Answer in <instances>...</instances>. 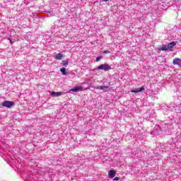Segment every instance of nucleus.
Masks as SVG:
<instances>
[{
	"label": "nucleus",
	"instance_id": "1",
	"mask_svg": "<svg viewBox=\"0 0 181 181\" xmlns=\"http://www.w3.org/2000/svg\"><path fill=\"white\" fill-rule=\"evenodd\" d=\"M96 70H103V71H108L111 70V66L107 63L103 64L96 67Z\"/></svg>",
	"mask_w": 181,
	"mask_h": 181
},
{
	"label": "nucleus",
	"instance_id": "2",
	"mask_svg": "<svg viewBox=\"0 0 181 181\" xmlns=\"http://www.w3.org/2000/svg\"><path fill=\"white\" fill-rule=\"evenodd\" d=\"M1 105L6 108H11L15 105V102L5 100L2 103Z\"/></svg>",
	"mask_w": 181,
	"mask_h": 181
},
{
	"label": "nucleus",
	"instance_id": "3",
	"mask_svg": "<svg viewBox=\"0 0 181 181\" xmlns=\"http://www.w3.org/2000/svg\"><path fill=\"white\" fill-rule=\"evenodd\" d=\"M142 91H145V88H144V86L132 90V93H134L135 94L142 93Z\"/></svg>",
	"mask_w": 181,
	"mask_h": 181
},
{
	"label": "nucleus",
	"instance_id": "4",
	"mask_svg": "<svg viewBox=\"0 0 181 181\" xmlns=\"http://www.w3.org/2000/svg\"><path fill=\"white\" fill-rule=\"evenodd\" d=\"M175 46H176V42L173 41L170 43L168 44V47L170 50V52H173V50L172 49H173V47H175Z\"/></svg>",
	"mask_w": 181,
	"mask_h": 181
},
{
	"label": "nucleus",
	"instance_id": "5",
	"mask_svg": "<svg viewBox=\"0 0 181 181\" xmlns=\"http://www.w3.org/2000/svg\"><path fill=\"white\" fill-rule=\"evenodd\" d=\"M70 91H72L73 93H78V91H83V88L82 86L75 87L74 88H71Z\"/></svg>",
	"mask_w": 181,
	"mask_h": 181
},
{
	"label": "nucleus",
	"instance_id": "6",
	"mask_svg": "<svg viewBox=\"0 0 181 181\" xmlns=\"http://www.w3.org/2000/svg\"><path fill=\"white\" fill-rule=\"evenodd\" d=\"M63 95V92H54L52 91L51 93V95H52V97H60V95Z\"/></svg>",
	"mask_w": 181,
	"mask_h": 181
},
{
	"label": "nucleus",
	"instance_id": "7",
	"mask_svg": "<svg viewBox=\"0 0 181 181\" xmlns=\"http://www.w3.org/2000/svg\"><path fill=\"white\" fill-rule=\"evenodd\" d=\"M115 175H117V173H116L115 171L113 170H110L108 172L109 177H110L111 179H112L113 177H115Z\"/></svg>",
	"mask_w": 181,
	"mask_h": 181
},
{
	"label": "nucleus",
	"instance_id": "8",
	"mask_svg": "<svg viewBox=\"0 0 181 181\" xmlns=\"http://www.w3.org/2000/svg\"><path fill=\"white\" fill-rule=\"evenodd\" d=\"M181 59L180 58H175L173 61V64H176L177 66H180Z\"/></svg>",
	"mask_w": 181,
	"mask_h": 181
},
{
	"label": "nucleus",
	"instance_id": "9",
	"mask_svg": "<svg viewBox=\"0 0 181 181\" xmlns=\"http://www.w3.org/2000/svg\"><path fill=\"white\" fill-rule=\"evenodd\" d=\"M95 90H107V88H110L109 86H95Z\"/></svg>",
	"mask_w": 181,
	"mask_h": 181
},
{
	"label": "nucleus",
	"instance_id": "10",
	"mask_svg": "<svg viewBox=\"0 0 181 181\" xmlns=\"http://www.w3.org/2000/svg\"><path fill=\"white\" fill-rule=\"evenodd\" d=\"M158 50L166 52V50H169V48L166 45H163L161 47L158 49Z\"/></svg>",
	"mask_w": 181,
	"mask_h": 181
},
{
	"label": "nucleus",
	"instance_id": "11",
	"mask_svg": "<svg viewBox=\"0 0 181 181\" xmlns=\"http://www.w3.org/2000/svg\"><path fill=\"white\" fill-rule=\"evenodd\" d=\"M56 60H62L63 59V54L59 53L55 55Z\"/></svg>",
	"mask_w": 181,
	"mask_h": 181
},
{
	"label": "nucleus",
	"instance_id": "12",
	"mask_svg": "<svg viewBox=\"0 0 181 181\" xmlns=\"http://www.w3.org/2000/svg\"><path fill=\"white\" fill-rule=\"evenodd\" d=\"M60 71L63 74V76H67L68 74L67 71H66V68H61Z\"/></svg>",
	"mask_w": 181,
	"mask_h": 181
},
{
	"label": "nucleus",
	"instance_id": "13",
	"mask_svg": "<svg viewBox=\"0 0 181 181\" xmlns=\"http://www.w3.org/2000/svg\"><path fill=\"white\" fill-rule=\"evenodd\" d=\"M62 64L64 67H67V66H69V61L63 60Z\"/></svg>",
	"mask_w": 181,
	"mask_h": 181
},
{
	"label": "nucleus",
	"instance_id": "14",
	"mask_svg": "<svg viewBox=\"0 0 181 181\" xmlns=\"http://www.w3.org/2000/svg\"><path fill=\"white\" fill-rule=\"evenodd\" d=\"M129 138H134V134H128L127 135V139H129Z\"/></svg>",
	"mask_w": 181,
	"mask_h": 181
},
{
	"label": "nucleus",
	"instance_id": "15",
	"mask_svg": "<svg viewBox=\"0 0 181 181\" xmlns=\"http://www.w3.org/2000/svg\"><path fill=\"white\" fill-rule=\"evenodd\" d=\"M101 59H103V57H98L96 58V62H100L101 60Z\"/></svg>",
	"mask_w": 181,
	"mask_h": 181
},
{
	"label": "nucleus",
	"instance_id": "16",
	"mask_svg": "<svg viewBox=\"0 0 181 181\" xmlns=\"http://www.w3.org/2000/svg\"><path fill=\"white\" fill-rule=\"evenodd\" d=\"M114 180H119V177H115V178H114Z\"/></svg>",
	"mask_w": 181,
	"mask_h": 181
},
{
	"label": "nucleus",
	"instance_id": "17",
	"mask_svg": "<svg viewBox=\"0 0 181 181\" xmlns=\"http://www.w3.org/2000/svg\"><path fill=\"white\" fill-rule=\"evenodd\" d=\"M109 0H101L100 2H108Z\"/></svg>",
	"mask_w": 181,
	"mask_h": 181
},
{
	"label": "nucleus",
	"instance_id": "18",
	"mask_svg": "<svg viewBox=\"0 0 181 181\" xmlns=\"http://www.w3.org/2000/svg\"><path fill=\"white\" fill-rule=\"evenodd\" d=\"M104 53H107V51H105Z\"/></svg>",
	"mask_w": 181,
	"mask_h": 181
}]
</instances>
